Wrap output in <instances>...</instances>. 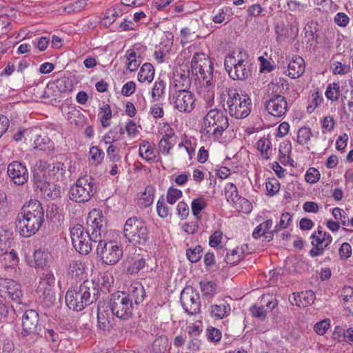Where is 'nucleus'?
Segmentation results:
<instances>
[{"label": "nucleus", "instance_id": "39448f33", "mask_svg": "<svg viewBox=\"0 0 353 353\" xmlns=\"http://www.w3.org/2000/svg\"><path fill=\"white\" fill-rule=\"evenodd\" d=\"M227 92L226 103L230 115L236 119L246 118L251 112V99L248 95L239 94L235 89H229Z\"/></svg>", "mask_w": 353, "mask_h": 353}, {"label": "nucleus", "instance_id": "338daca9", "mask_svg": "<svg viewBox=\"0 0 353 353\" xmlns=\"http://www.w3.org/2000/svg\"><path fill=\"white\" fill-rule=\"evenodd\" d=\"M250 312L253 316L259 318L261 320H264L267 316L266 310L263 307L254 305L250 308Z\"/></svg>", "mask_w": 353, "mask_h": 353}, {"label": "nucleus", "instance_id": "ddd939ff", "mask_svg": "<svg viewBox=\"0 0 353 353\" xmlns=\"http://www.w3.org/2000/svg\"><path fill=\"white\" fill-rule=\"evenodd\" d=\"M170 99L174 108L181 112L189 113L194 108V94L189 90H175Z\"/></svg>", "mask_w": 353, "mask_h": 353}, {"label": "nucleus", "instance_id": "6ab92c4d", "mask_svg": "<svg viewBox=\"0 0 353 353\" xmlns=\"http://www.w3.org/2000/svg\"><path fill=\"white\" fill-rule=\"evenodd\" d=\"M265 109L274 117H281L287 111V102L284 97L280 94L273 95L265 103Z\"/></svg>", "mask_w": 353, "mask_h": 353}, {"label": "nucleus", "instance_id": "ea45409f", "mask_svg": "<svg viewBox=\"0 0 353 353\" xmlns=\"http://www.w3.org/2000/svg\"><path fill=\"white\" fill-rule=\"evenodd\" d=\"M84 264L77 260L71 261L68 265V272L73 276H79L83 273Z\"/></svg>", "mask_w": 353, "mask_h": 353}, {"label": "nucleus", "instance_id": "412c9836", "mask_svg": "<svg viewBox=\"0 0 353 353\" xmlns=\"http://www.w3.org/2000/svg\"><path fill=\"white\" fill-rule=\"evenodd\" d=\"M232 65L233 68H230V77L232 79L245 80L250 75V69L243 59H239L237 63L234 61Z\"/></svg>", "mask_w": 353, "mask_h": 353}, {"label": "nucleus", "instance_id": "c85d7f7f", "mask_svg": "<svg viewBox=\"0 0 353 353\" xmlns=\"http://www.w3.org/2000/svg\"><path fill=\"white\" fill-rule=\"evenodd\" d=\"M211 314L218 319H222L229 315L230 306L227 303L216 304L211 306Z\"/></svg>", "mask_w": 353, "mask_h": 353}, {"label": "nucleus", "instance_id": "4d7b16f0", "mask_svg": "<svg viewBox=\"0 0 353 353\" xmlns=\"http://www.w3.org/2000/svg\"><path fill=\"white\" fill-rule=\"evenodd\" d=\"M241 259L239 254H238L237 249H233L230 252H228L224 261L227 264L234 265Z\"/></svg>", "mask_w": 353, "mask_h": 353}, {"label": "nucleus", "instance_id": "de8ad7c7", "mask_svg": "<svg viewBox=\"0 0 353 353\" xmlns=\"http://www.w3.org/2000/svg\"><path fill=\"white\" fill-rule=\"evenodd\" d=\"M90 154L91 156V160L95 165L100 164L104 158V152L98 146H92L90 148Z\"/></svg>", "mask_w": 353, "mask_h": 353}, {"label": "nucleus", "instance_id": "e2e57ef3", "mask_svg": "<svg viewBox=\"0 0 353 353\" xmlns=\"http://www.w3.org/2000/svg\"><path fill=\"white\" fill-rule=\"evenodd\" d=\"M175 142L172 141H166L165 139H161L159 143V148L161 152L163 154H170V150L173 147Z\"/></svg>", "mask_w": 353, "mask_h": 353}, {"label": "nucleus", "instance_id": "72a5a7b5", "mask_svg": "<svg viewBox=\"0 0 353 353\" xmlns=\"http://www.w3.org/2000/svg\"><path fill=\"white\" fill-rule=\"evenodd\" d=\"M343 304L345 308L353 315V288H345L343 290Z\"/></svg>", "mask_w": 353, "mask_h": 353}, {"label": "nucleus", "instance_id": "cd10ccee", "mask_svg": "<svg viewBox=\"0 0 353 353\" xmlns=\"http://www.w3.org/2000/svg\"><path fill=\"white\" fill-rule=\"evenodd\" d=\"M154 76V69L153 65L150 63H145L140 69L138 73V80L140 82H145L148 81L151 82Z\"/></svg>", "mask_w": 353, "mask_h": 353}, {"label": "nucleus", "instance_id": "4be33fe9", "mask_svg": "<svg viewBox=\"0 0 353 353\" xmlns=\"http://www.w3.org/2000/svg\"><path fill=\"white\" fill-rule=\"evenodd\" d=\"M125 295L130 300H132L133 305H139L143 301L145 297V291L143 286L137 282L130 286L128 292H125Z\"/></svg>", "mask_w": 353, "mask_h": 353}, {"label": "nucleus", "instance_id": "dca6fc26", "mask_svg": "<svg viewBox=\"0 0 353 353\" xmlns=\"http://www.w3.org/2000/svg\"><path fill=\"white\" fill-rule=\"evenodd\" d=\"M0 293L2 296L8 297L17 303H21L23 292L21 285L13 280L0 278Z\"/></svg>", "mask_w": 353, "mask_h": 353}, {"label": "nucleus", "instance_id": "13d9d810", "mask_svg": "<svg viewBox=\"0 0 353 353\" xmlns=\"http://www.w3.org/2000/svg\"><path fill=\"white\" fill-rule=\"evenodd\" d=\"M266 190L271 196L275 194L280 188V184L276 179H271L265 183Z\"/></svg>", "mask_w": 353, "mask_h": 353}, {"label": "nucleus", "instance_id": "7c9ffc66", "mask_svg": "<svg viewBox=\"0 0 353 353\" xmlns=\"http://www.w3.org/2000/svg\"><path fill=\"white\" fill-rule=\"evenodd\" d=\"M52 85L61 93L71 92L73 88L72 81L65 77L57 79Z\"/></svg>", "mask_w": 353, "mask_h": 353}, {"label": "nucleus", "instance_id": "7ed1b4c3", "mask_svg": "<svg viewBox=\"0 0 353 353\" xmlns=\"http://www.w3.org/2000/svg\"><path fill=\"white\" fill-rule=\"evenodd\" d=\"M103 217L97 211L90 212L87 221V230L84 239L77 243L74 248L81 254H88L92 250V241L97 243L101 241L103 230Z\"/></svg>", "mask_w": 353, "mask_h": 353}, {"label": "nucleus", "instance_id": "5fc2aeb1", "mask_svg": "<svg viewBox=\"0 0 353 353\" xmlns=\"http://www.w3.org/2000/svg\"><path fill=\"white\" fill-rule=\"evenodd\" d=\"M157 211L158 215L161 218H165L169 214V209L164 201L163 196L157 201Z\"/></svg>", "mask_w": 353, "mask_h": 353}, {"label": "nucleus", "instance_id": "9d476101", "mask_svg": "<svg viewBox=\"0 0 353 353\" xmlns=\"http://www.w3.org/2000/svg\"><path fill=\"white\" fill-rule=\"evenodd\" d=\"M97 255L107 265L116 264L123 256L122 248L114 241H99L97 248Z\"/></svg>", "mask_w": 353, "mask_h": 353}, {"label": "nucleus", "instance_id": "0e129e2a", "mask_svg": "<svg viewBox=\"0 0 353 353\" xmlns=\"http://www.w3.org/2000/svg\"><path fill=\"white\" fill-rule=\"evenodd\" d=\"M207 338L210 341H219L221 339V332L213 327H210L207 330Z\"/></svg>", "mask_w": 353, "mask_h": 353}, {"label": "nucleus", "instance_id": "3c124183", "mask_svg": "<svg viewBox=\"0 0 353 353\" xmlns=\"http://www.w3.org/2000/svg\"><path fill=\"white\" fill-rule=\"evenodd\" d=\"M330 326V320L328 319H323L317 322L314 326V330L319 335H323Z\"/></svg>", "mask_w": 353, "mask_h": 353}, {"label": "nucleus", "instance_id": "e433bc0d", "mask_svg": "<svg viewBox=\"0 0 353 353\" xmlns=\"http://www.w3.org/2000/svg\"><path fill=\"white\" fill-rule=\"evenodd\" d=\"M225 194L227 201L232 205L241 196L239 195L236 186L232 183H228L225 185Z\"/></svg>", "mask_w": 353, "mask_h": 353}, {"label": "nucleus", "instance_id": "423d86ee", "mask_svg": "<svg viewBox=\"0 0 353 353\" xmlns=\"http://www.w3.org/2000/svg\"><path fill=\"white\" fill-rule=\"evenodd\" d=\"M97 191L95 179L92 176H85L79 178L70 187L69 191L70 199L77 203L88 201Z\"/></svg>", "mask_w": 353, "mask_h": 353}, {"label": "nucleus", "instance_id": "a18cd8bd", "mask_svg": "<svg viewBox=\"0 0 353 353\" xmlns=\"http://www.w3.org/2000/svg\"><path fill=\"white\" fill-rule=\"evenodd\" d=\"M167 341L164 336L157 337L152 343V353H163L166 349Z\"/></svg>", "mask_w": 353, "mask_h": 353}, {"label": "nucleus", "instance_id": "5701e85b", "mask_svg": "<svg viewBox=\"0 0 353 353\" xmlns=\"http://www.w3.org/2000/svg\"><path fill=\"white\" fill-rule=\"evenodd\" d=\"M189 70L185 72L177 74L174 76L173 80V86L175 90L188 91L191 86V81L189 77Z\"/></svg>", "mask_w": 353, "mask_h": 353}, {"label": "nucleus", "instance_id": "49530a36", "mask_svg": "<svg viewBox=\"0 0 353 353\" xmlns=\"http://www.w3.org/2000/svg\"><path fill=\"white\" fill-rule=\"evenodd\" d=\"M0 254L4 256L3 259L6 261V266L14 267L19 263L17 254L14 250H12L10 252L7 250L6 252H0Z\"/></svg>", "mask_w": 353, "mask_h": 353}, {"label": "nucleus", "instance_id": "8fccbe9b", "mask_svg": "<svg viewBox=\"0 0 353 353\" xmlns=\"http://www.w3.org/2000/svg\"><path fill=\"white\" fill-rule=\"evenodd\" d=\"M42 331L37 336L40 337H45L47 340H50L53 343L57 342L59 339V334L57 333L53 329H46L42 326Z\"/></svg>", "mask_w": 353, "mask_h": 353}, {"label": "nucleus", "instance_id": "473e14b6", "mask_svg": "<svg viewBox=\"0 0 353 353\" xmlns=\"http://www.w3.org/2000/svg\"><path fill=\"white\" fill-rule=\"evenodd\" d=\"M199 285L203 296L212 298L215 294L216 290V284L215 282L212 281H200Z\"/></svg>", "mask_w": 353, "mask_h": 353}, {"label": "nucleus", "instance_id": "393cba45", "mask_svg": "<svg viewBox=\"0 0 353 353\" xmlns=\"http://www.w3.org/2000/svg\"><path fill=\"white\" fill-rule=\"evenodd\" d=\"M155 188L154 186L149 185L145 187V191L138 199V205L141 208H148L150 206L154 201V194Z\"/></svg>", "mask_w": 353, "mask_h": 353}, {"label": "nucleus", "instance_id": "2f4dec72", "mask_svg": "<svg viewBox=\"0 0 353 353\" xmlns=\"http://www.w3.org/2000/svg\"><path fill=\"white\" fill-rule=\"evenodd\" d=\"M127 263V272L130 274H134L138 273L145 267V260L141 257L137 259L128 261Z\"/></svg>", "mask_w": 353, "mask_h": 353}, {"label": "nucleus", "instance_id": "79ce46f5", "mask_svg": "<svg viewBox=\"0 0 353 353\" xmlns=\"http://www.w3.org/2000/svg\"><path fill=\"white\" fill-rule=\"evenodd\" d=\"M340 95V86L338 83L329 84L325 91V96L327 99L332 101H337Z\"/></svg>", "mask_w": 353, "mask_h": 353}, {"label": "nucleus", "instance_id": "20e7f679", "mask_svg": "<svg viewBox=\"0 0 353 353\" xmlns=\"http://www.w3.org/2000/svg\"><path fill=\"white\" fill-rule=\"evenodd\" d=\"M123 233L128 241L135 245H145L149 240V232L145 223L135 216L127 219Z\"/></svg>", "mask_w": 353, "mask_h": 353}, {"label": "nucleus", "instance_id": "4468645a", "mask_svg": "<svg viewBox=\"0 0 353 353\" xmlns=\"http://www.w3.org/2000/svg\"><path fill=\"white\" fill-rule=\"evenodd\" d=\"M180 301L183 308L188 314L194 315L199 312L200 296L192 288H185L181 292Z\"/></svg>", "mask_w": 353, "mask_h": 353}, {"label": "nucleus", "instance_id": "f03ea898", "mask_svg": "<svg viewBox=\"0 0 353 353\" xmlns=\"http://www.w3.org/2000/svg\"><path fill=\"white\" fill-rule=\"evenodd\" d=\"M99 295V289L95 283L87 280L79 286L71 288L67 291L65 303L70 309L80 312L96 301Z\"/></svg>", "mask_w": 353, "mask_h": 353}, {"label": "nucleus", "instance_id": "f8f14e48", "mask_svg": "<svg viewBox=\"0 0 353 353\" xmlns=\"http://www.w3.org/2000/svg\"><path fill=\"white\" fill-rule=\"evenodd\" d=\"M55 277L51 272L43 273L38 286V292L41 294L47 306L53 304L56 300Z\"/></svg>", "mask_w": 353, "mask_h": 353}, {"label": "nucleus", "instance_id": "58836bf2", "mask_svg": "<svg viewBox=\"0 0 353 353\" xmlns=\"http://www.w3.org/2000/svg\"><path fill=\"white\" fill-rule=\"evenodd\" d=\"M233 207L239 212L249 213L252 211V205L249 200L240 196L234 203Z\"/></svg>", "mask_w": 353, "mask_h": 353}, {"label": "nucleus", "instance_id": "6e6552de", "mask_svg": "<svg viewBox=\"0 0 353 353\" xmlns=\"http://www.w3.org/2000/svg\"><path fill=\"white\" fill-rule=\"evenodd\" d=\"M204 126L206 134L219 138L229 126L228 119L221 110L212 109L204 117Z\"/></svg>", "mask_w": 353, "mask_h": 353}, {"label": "nucleus", "instance_id": "4c0bfd02", "mask_svg": "<svg viewBox=\"0 0 353 353\" xmlns=\"http://www.w3.org/2000/svg\"><path fill=\"white\" fill-rule=\"evenodd\" d=\"M84 228L82 225L76 224L70 230L71 239L73 246H75L77 243L81 242V240L84 239L85 235Z\"/></svg>", "mask_w": 353, "mask_h": 353}, {"label": "nucleus", "instance_id": "1a4fd4ad", "mask_svg": "<svg viewBox=\"0 0 353 353\" xmlns=\"http://www.w3.org/2000/svg\"><path fill=\"white\" fill-rule=\"evenodd\" d=\"M113 316L122 320L129 319L133 312V303L124 292H117L111 295L108 302Z\"/></svg>", "mask_w": 353, "mask_h": 353}, {"label": "nucleus", "instance_id": "2eb2a0df", "mask_svg": "<svg viewBox=\"0 0 353 353\" xmlns=\"http://www.w3.org/2000/svg\"><path fill=\"white\" fill-rule=\"evenodd\" d=\"M50 164L46 161L40 159L36 161L31 170L32 181L34 188L37 190L42 188V186H45L50 182V176L48 172Z\"/></svg>", "mask_w": 353, "mask_h": 353}, {"label": "nucleus", "instance_id": "09e8293b", "mask_svg": "<svg viewBox=\"0 0 353 353\" xmlns=\"http://www.w3.org/2000/svg\"><path fill=\"white\" fill-rule=\"evenodd\" d=\"M165 83L163 81L156 82L152 90V97L154 101H158L164 94Z\"/></svg>", "mask_w": 353, "mask_h": 353}, {"label": "nucleus", "instance_id": "a878e982", "mask_svg": "<svg viewBox=\"0 0 353 353\" xmlns=\"http://www.w3.org/2000/svg\"><path fill=\"white\" fill-rule=\"evenodd\" d=\"M39 190L44 196L52 200H54L61 196V187L57 184L50 183V181Z\"/></svg>", "mask_w": 353, "mask_h": 353}, {"label": "nucleus", "instance_id": "37998d69", "mask_svg": "<svg viewBox=\"0 0 353 353\" xmlns=\"http://www.w3.org/2000/svg\"><path fill=\"white\" fill-rule=\"evenodd\" d=\"M202 253V247L196 245L194 249L189 248L186 250V256L191 263H196L201 259Z\"/></svg>", "mask_w": 353, "mask_h": 353}, {"label": "nucleus", "instance_id": "c756f323", "mask_svg": "<svg viewBox=\"0 0 353 353\" xmlns=\"http://www.w3.org/2000/svg\"><path fill=\"white\" fill-rule=\"evenodd\" d=\"M66 168L62 162L57 161L54 163L52 165L50 164L48 169V175L53 176L57 181L62 180L65 173Z\"/></svg>", "mask_w": 353, "mask_h": 353}, {"label": "nucleus", "instance_id": "c03bdc74", "mask_svg": "<svg viewBox=\"0 0 353 353\" xmlns=\"http://www.w3.org/2000/svg\"><path fill=\"white\" fill-rule=\"evenodd\" d=\"M312 135L310 128L306 126L302 127L298 130L297 142L300 145H305L310 140Z\"/></svg>", "mask_w": 353, "mask_h": 353}, {"label": "nucleus", "instance_id": "680f3d73", "mask_svg": "<svg viewBox=\"0 0 353 353\" xmlns=\"http://www.w3.org/2000/svg\"><path fill=\"white\" fill-rule=\"evenodd\" d=\"M334 21L339 26L345 28L348 25L350 18L344 12H338L334 18Z\"/></svg>", "mask_w": 353, "mask_h": 353}, {"label": "nucleus", "instance_id": "9b49d317", "mask_svg": "<svg viewBox=\"0 0 353 353\" xmlns=\"http://www.w3.org/2000/svg\"><path fill=\"white\" fill-rule=\"evenodd\" d=\"M42 326L39 314L34 310H26L22 316L21 334L23 337L29 335L37 336L42 331Z\"/></svg>", "mask_w": 353, "mask_h": 353}, {"label": "nucleus", "instance_id": "052dcab7", "mask_svg": "<svg viewBox=\"0 0 353 353\" xmlns=\"http://www.w3.org/2000/svg\"><path fill=\"white\" fill-rule=\"evenodd\" d=\"M272 221L271 219H268L260 224L261 228L263 229V232H265V234H267L265 236V240L267 241H270L271 240L273 239L274 233L275 232L274 230L269 232L270 229L272 226Z\"/></svg>", "mask_w": 353, "mask_h": 353}, {"label": "nucleus", "instance_id": "a211bd4d", "mask_svg": "<svg viewBox=\"0 0 353 353\" xmlns=\"http://www.w3.org/2000/svg\"><path fill=\"white\" fill-rule=\"evenodd\" d=\"M110 307L103 301H99L97 305V327L103 331L110 332L113 328L114 318L110 313Z\"/></svg>", "mask_w": 353, "mask_h": 353}, {"label": "nucleus", "instance_id": "f3484780", "mask_svg": "<svg viewBox=\"0 0 353 353\" xmlns=\"http://www.w3.org/2000/svg\"><path fill=\"white\" fill-rule=\"evenodd\" d=\"M7 174L10 181L18 185L25 184L29 177L26 166L17 161H14L8 165Z\"/></svg>", "mask_w": 353, "mask_h": 353}, {"label": "nucleus", "instance_id": "c9c22d12", "mask_svg": "<svg viewBox=\"0 0 353 353\" xmlns=\"http://www.w3.org/2000/svg\"><path fill=\"white\" fill-rule=\"evenodd\" d=\"M257 148L263 158L268 159L272 151V143L269 139L262 138L257 141Z\"/></svg>", "mask_w": 353, "mask_h": 353}, {"label": "nucleus", "instance_id": "f257e3e1", "mask_svg": "<svg viewBox=\"0 0 353 353\" xmlns=\"http://www.w3.org/2000/svg\"><path fill=\"white\" fill-rule=\"evenodd\" d=\"M44 222V210L37 200H31L24 205L16 218L15 227L20 236L28 238L33 236Z\"/></svg>", "mask_w": 353, "mask_h": 353}, {"label": "nucleus", "instance_id": "0eeeda50", "mask_svg": "<svg viewBox=\"0 0 353 353\" xmlns=\"http://www.w3.org/2000/svg\"><path fill=\"white\" fill-rule=\"evenodd\" d=\"M192 74L200 75L203 79V85L208 90L214 86L212 77V65L209 58L204 53L196 52L191 61Z\"/></svg>", "mask_w": 353, "mask_h": 353}, {"label": "nucleus", "instance_id": "603ef678", "mask_svg": "<svg viewBox=\"0 0 353 353\" xmlns=\"http://www.w3.org/2000/svg\"><path fill=\"white\" fill-rule=\"evenodd\" d=\"M182 196V192L180 190L170 187L167 193V201L170 204H174Z\"/></svg>", "mask_w": 353, "mask_h": 353}, {"label": "nucleus", "instance_id": "a19ab883", "mask_svg": "<svg viewBox=\"0 0 353 353\" xmlns=\"http://www.w3.org/2000/svg\"><path fill=\"white\" fill-rule=\"evenodd\" d=\"M299 304L302 307H307L314 303L315 300L314 292L312 290H307L299 293Z\"/></svg>", "mask_w": 353, "mask_h": 353}, {"label": "nucleus", "instance_id": "f704fd0d", "mask_svg": "<svg viewBox=\"0 0 353 353\" xmlns=\"http://www.w3.org/2000/svg\"><path fill=\"white\" fill-rule=\"evenodd\" d=\"M207 206V203L203 197H199L192 200L191 203V208L192 214L199 220L201 219L200 213Z\"/></svg>", "mask_w": 353, "mask_h": 353}, {"label": "nucleus", "instance_id": "864d4df0", "mask_svg": "<svg viewBox=\"0 0 353 353\" xmlns=\"http://www.w3.org/2000/svg\"><path fill=\"white\" fill-rule=\"evenodd\" d=\"M352 250L350 243H343L339 249V254L341 260H347L352 255Z\"/></svg>", "mask_w": 353, "mask_h": 353}, {"label": "nucleus", "instance_id": "bb28decb", "mask_svg": "<svg viewBox=\"0 0 353 353\" xmlns=\"http://www.w3.org/2000/svg\"><path fill=\"white\" fill-rule=\"evenodd\" d=\"M34 148L47 153L54 150V143L46 136H38L34 141Z\"/></svg>", "mask_w": 353, "mask_h": 353}, {"label": "nucleus", "instance_id": "6e6d98bb", "mask_svg": "<svg viewBox=\"0 0 353 353\" xmlns=\"http://www.w3.org/2000/svg\"><path fill=\"white\" fill-rule=\"evenodd\" d=\"M292 222V216L289 212L283 213L279 224L274 228L275 232L283 228H286Z\"/></svg>", "mask_w": 353, "mask_h": 353}, {"label": "nucleus", "instance_id": "69168bd1", "mask_svg": "<svg viewBox=\"0 0 353 353\" xmlns=\"http://www.w3.org/2000/svg\"><path fill=\"white\" fill-rule=\"evenodd\" d=\"M150 112L155 119L162 118L164 114L163 105L161 103H156L152 105Z\"/></svg>", "mask_w": 353, "mask_h": 353}, {"label": "nucleus", "instance_id": "bf43d9fd", "mask_svg": "<svg viewBox=\"0 0 353 353\" xmlns=\"http://www.w3.org/2000/svg\"><path fill=\"white\" fill-rule=\"evenodd\" d=\"M320 179V173L319 170L314 168H310L307 170L305 174V180L307 182L314 183Z\"/></svg>", "mask_w": 353, "mask_h": 353}, {"label": "nucleus", "instance_id": "b1692460", "mask_svg": "<svg viewBox=\"0 0 353 353\" xmlns=\"http://www.w3.org/2000/svg\"><path fill=\"white\" fill-rule=\"evenodd\" d=\"M13 241V233L6 228H0V252H6Z\"/></svg>", "mask_w": 353, "mask_h": 353}, {"label": "nucleus", "instance_id": "774afa93", "mask_svg": "<svg viewBox=\"0 0 353 353\" xmlns=\"http://www.w3.org/2000/svg\"><path fill=\"white\" fill-rule=\"evenodd\" d=\"M119 151V148L118 147L111 144L107 149V155L112 161H117L120 159V157L118 154Z\"/></svg>", "mask_w": 353, "mask_h": 353}, {"label": "nucleus", "instance_id": "aec40b11", "mask_svg": "<svg viewBox=\"0 0 353 353\" xmlns=\"http://www.w3.org/2000/svg\"><path fill=\"white\" fill-rule=\"evenodd\" d=\"M305 72V61L300 56H295L291 60L285 74L292 79H296L301 77Z\"/></svg>", "mask_w": 353, "mask_h": 353}]
</instances>
